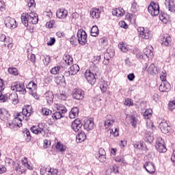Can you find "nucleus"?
I'll return each mask as SVG.
<instances>
[{"mask_svg":"<svg viewBox=\"0 0 175 175\" xmlns=\"http://www.w3.org/2000/svg\"><path fill=\"white\" fill-rule=\"evenodd\" d=\"M21 21L25 27H28L29 24H38L39 16L35 12L23 13L21 15Z\"/></svg>","mask_w":175,"mask_h":175,"instance_id":"nucleus-1","label":"nucleus"},{"mask_svg":"<svg viewBox=\"0 0 175 175\" xmlns=\"http://www.w3.org/2000/svg\"><path fill=\"white\" fill-rule=\"evenodd\" d=\"M27 117L22 112H15L14 113V119L12 121V125L14 126H18V128H21L23 126V121L27 120Z\"/></svg>","mask_w":175,"mask_h":175,"instance_id":"nucleus-2","label":"nucleus"},{"mask_svg":"<svg viewBox=\"0 0 175 175\" xmlns=\"http://www.w3.org/2000/svg\"><path fill=\"white\" fill-rule=\"evenodd\" d=\"M137 33L141 39H145L146 40L150 39V38L152 36L151 34V31H150V29H148L147 27H137Z\"/></svg>","mask_w":175,"mask_h":175,"instance_id":"nucleus-3","label":"nucleus"},{"mask_svg":"<svg viewBox=\"0 0 175 175\" xmlns=\"http://www.w3.org/2000/svg\"><path fill=\"white\" fill-rule=\"evenodd\" d=\"M41 175H57L58 170L51 168L50 165H44L40 168Z\"/></svg>","mask_w":175,"mask_h":175,"instance_id":"nucleus-4","label":"nucleus"},{"mask_svg":"<svg viewBox=\"0 0 175 175\" xmlns=\"http://www.w3.org/2000/svg\"><path fill=\"white\" fill-rule=\"evenodd\" d=\"M159 40L163 47H169L172 44V37L167 33L161 34Z\"/></svg>","mask_w":175,"mask_h":175,"instance_id":"nucleus-5","label":"nucleus"},{"mask_svg":"<svg viewBox=\"0 0 175 175\" xmlns=\"http://www.w3.org/2000/svg\"><path fill=\"white\" fill-rule=\"evenodd\" d=\"M77 38L78 42L81 45L84 46L88 42V36L85 31L83 29H79L77 33Z\"/></svg>","mask_w":175,"mask_h":175,"instance_id":"nucleus-6","label":"nucleus"},{"mask_svg":"<svg viewBox=\"0 0 175 175\" xmlns=\"http://www.w3.org/2000/svg\"><path fill=\"white\" fill-rule=\"evenodd\" d=\"M148 12L152 16H158L159 14V4L154 1H151L148 7Z\"/></svg>","mask_w":175,"mask_h":175,"instance_id":"nucleus-7","label":"nucleus"},{"mask_svg":"<svg viewBox=\"0 0 175 175\" xmlns=\"http://www.w3.org/2000/svg\"><path fill=\"white\" fill-rule=\"evenodd\" d=\"M26 87L29 90L31 95H32L35 99H39V95L36 93L38 90V83H36L35 81H30Z\"/></svg>","mask_w":175,"mask_h":175,"instance_id":"nucleus-8","label":"nucleus"},{"mask_svg":"<svg viewBox=\"0 0 175 175\" xmlns=\"http://www.w3.org/2000/svg\"><path fill=\"white\" fill-rule=\"evenodd\" d=\"M155 148L158 152H166V151H167L166 146L165 145V141L162 137H159L157 139Z\"/></svg>","mask_w":175,"mask_h":175,"instance_id":"nucleus-9","label":"nucleus"},{"mask_svg":"<svg viewBox=\"0 0 175 175\" xmlns=\"http://www.w3.org/2000/svg\"><path fill=\"white\" fill-rule=\"evenodd\" d=\"M96 73H94L91 71V70H86L85 72V79H86L88 83L91 85H94L95 83H96Z\"/></svg>","mask_w":175,"mask_h":175,"instance_id":"nucleus-10","label":"nucleus"},{"mask_svg":"<svg viewBox=\"0 0 175 175\" xmlns=\"http://www.w3.org/2000/svg\"><path fill=\"white\" fill-rule=\"evenodd\" d=\"M12 91H15V92H22V94H25V85L23 82L16 81L12 84L11 85Z\"/></svg>","mask_w":175,"mask_h":175,"instance_id":"nucleus-11","label":"nucleus"},{"mask_svg":"<svg viewBox=\"0 0 175 175\" xmlns=\"http://www.w3.org/2000/svg\"><path fill=\"white\" fill-rule=\"evenodd\" d=\"M45 129L46 127L43 123H40L37 126H33L30 128L31 132L34 133V135H42V133H45Z\"/></svg>","mask_w":175,"mask_h":175,"instance_id":"nucleus-12","label":"nucleus"},{"mask_svg":"<svg viewBox=\"0 0 175 175\" xmlns=\"http://www.w3.org/2000/svg\"><path fill=\"white\" fill-rule=\"evenodd\" d=\"M114 122H116V118L111 115H107L105 117L104 126L106 129H109V128L114 125Z\"/></svg>","mask_w":175,"mask_h":175,"instance_id":"nucleus-13","label":"nucleus"},{"mask_svg":"<svg viewBox=\"0 0 175 175\" xmlns=\"http://www.w3.org/2000/svg\"><path fill=\"white\" fill-rule=\"evenodd\" d=\"M144 168L149 174H154L157 172L155 165L151 161H146L144 165Z\"/></svg>","mask_w":175,"mask_h":175,"instance_id":"nucleus-14","label":"nucleus"},{"mask_svg":"<svg viewBox=\"0 0 175 175\" xmlns=\"http://www.w3.org/2000/svg\"><path fill=\"white\" fill-rule=\"evenodd\" d=\"M72 97L77 100H81L84 98V92L81 89H74Z\"/></svg>","mask_w":175,"mask_h":175,"instance_id":"nucleus-15","label":"nucleus"},{"mask_svg":"<svg viewBox=\"0 0 175 175\" xmlns=\"http://www.w3.org/2000/svg\"><path fill=\"white\" fill-rule=\"evenodd\" d=\"M4 23L7 28H16L17 27L16 19L11 17H7Z\"/></svg>","mask_w":175,"mask_h":175,"instance_id":"nucleus-16","label":"nucleus"},{"mask_svg":"<svg viewBox=\"0 0 175 175\" xmlns=\"http://www.w3.org/2000/svg\"><path fill=\"white\" fill-rule=\"evenodd\" d=\"M159 128L163 133H169L170 132L171 128L167 124V121L166 120H163L160 124H159Z\"/></svg>","mask_w":175,"mask_h":175,"instance_id":"nucleus-17","label":"nucleus"},{"mask_svg":"<svg viewBox=\"0 0 175 175\" xmlns=\"http://www.w3.org/2000/svg\"><path fill=\"white\" fill-rule=\"evenodd\" d=\"M94 126L95 125L93 119L90 118L85 120L83 128L86 131H92V129H94Z\"/></svg>","mask_w":175,"mask_h":175,"instance_id":"nucleus-18","label":"nucleus"},{"mask_svg":"<svg viewBox=\"0 0 175 175\" xmlns=\"http://www.w3.org/2000/svg\"><path fill=\"white\" fill-rule=\"evenodd\" d=\"M81 126H83V124H81V120L79 119H75L71 124V128L75 132H79Z\"/></svg>","mask_w":175,"mask_h":175,"instance_id":"nucleus-19","label":"nucleus"},{"mask_svg":"<svg viewBox=\"0 0 175 175\" xmlns=\"http://www.w3.org/2000/svg\"><path fill=\"white\" fill-rule=\"evenodd\" d=\"M44 97L45 98V100H46V103H48V105H52L53 102H54V94L53 92H46L44 94Z\"/></svg>","mask_w":175,"mask_h":175,"instance_id":"nucleus-20","label":"nucleus"},{"mask_svg":"<svg viewBox=\"0 0 175 175\" xmlns=\"http://www.w3.org/2000/svg\"><path fill=\"white\" fill-rule=\"evenodd\" d=\"M171 85L169 82H163L159 88L161 92H169L170 91Z\"/></svg>","mask_w":175,"mask_h":175,"instance_id":"nucleus-21","label":"nucleus"},{"mask_svg":"<svg viewBox=\"0 0 175 175\" xmlns=\"http://www.w3.org/2000/svg\"><path fill=\"white\" fill-rule=\"evenodd\" d=\"M100 90L103 94H105L107 92V94H110V91H107L109 90V85L107 82L105 81H100L99 83Z\"/></svg>","mask_w":175,"mask_h":175,"instance_id":"nucleus-22","label":"nucleus"},{"mask_svg":"<svg viewBox=\"0 0 175 175\" xmlns=\"http://www.w3.org/2000/svg\"><path fill=\"white\" fill-rule=\"evenodd\" d=\"M56 16L58 18H66L68 16V10L64 8H60L57 11Z\"/></svg>","mask_w":175,"mask_h":175,"instance_id":"nucleus-23","label":"nucleus"},{"mask_svg":"<svg viewBox=\"0 0 175 175\" xmlns=\"http://www.w3.org/2000/svg\"><path fill=\"white\" fill-rule=\"evenodd\" d=\"M90 16L94 20H98L100 17V10L99 8H92L90 10Z\"/></svg>","mask_w":175,"mask_h":175,"instance_id":"nucleus-24","label":"nucleus"},{"mask_svg":"<svg viewBox=\"0 0 175 175\" xmlns=\"http://www.w3.org/2000/svg\"><path fill=\"white\" fill-rule=\"evenodd\" d=\"M112 14L117 17H122L125 14V10L122 8H114L112 11Z\"/></svg>","mask_w":175,"mask_h":175,"instance_id":"nucleus-25","label":"nucleus"},{"mask_svg":"<svg viewBox=\"0 0 175 175\" xmlns=\"http://www.w3.org/2000/svg\"><path fill=\"white\" fill-rule=\"evenodd\" d=\"M9 111L5 109L1 108L0 109V118L3 121H8L9 120Z\"/></svg>","mask_w":175,"mask_h":175,"instance_id":"nucleus-26","label":"nucleus"},{"mask_svg":"<svg viewBox=\"0 0 175 175\" xmlns=\"http://www.w3.org/2000/svg\"><path fill=\"white\" fill-rule=\"evenodd\" d=\"M146 70L148 75H151L152 76H155L158 73V68L154 64H151Z\"/></svg>","mask_w":175,"mask_h":175,"instance_id":"nucleus-27","label":"nucleus"},{"mask_svg":"<svg viewBox=\"0 0 175 175\" xmlns=\"http://www.w3.org/2000/svg\"><path fill=\"white\" fill-rule=\"evenodd\" d=\"M22 111L23 112V114H25L27 118L28 117H31V115L32 114V106L31 105H26L25 106Z\"/></svg>","mask_w":175,"mask_h":175,"instance_id":"nucleus-28","label":"nucleus"},{"mask_svg":"<svg viewBox=\"0 0 175 175\" xmlns=\"http://www.w3.org/2000/svg\"><path fill=\"white\" fill-rule=\"evenodd\" d=\"M54 107L56 109V110H57V111L62 113V114H65L66 111H68L66 107L62 104H55Z\"/></svg>","mask_w":175,"mask_h":175,"instance_id":"nucleus-29","label":"nucleus"},{"mask_svg":"<svg viewBox=\"0 0 175 175\" xmlns=\"http://www.w3.org/2000/svg\"><path fill=\"white\" fill-rule=\"evenodd\" d=\"M87 139V135H85V133L81 132L78 133V135L76 137V142L77 143H83Z\"/></svg>","mask_w":175,"mask_h":175,"instance_id":"nucleus-30","label":"nucleus"},{"mask_svg":"<svg viewBox=\"0 0 175 175\" xmlns=\"http://www.w3.org/2000/svg\"><path fill=\"white\" fill-rule=\"evenodd\" d=\"M79 116V108L73 107L71 109V111L69 113V118L71 120L76 118Z\"/></svg>","mask_w":175,"mask_h":175,"instance_id":"nucleus-31","label":"nucleus"},{"mask_svg":"<svg viewBox=\"0 0 175 175\" xmlns=\"http://www.w3.org/2000/svg\"><path fill=\"white\" fill-rule=\"evenodd\" d=\"M80 70V67L77 64H73L70 67V70L68 71L69 75H76L77 72Z\"/></svg>","mask_w":175,"mask_h":175,"instance_id":"nucleus-32","label":"nucleus"},{"mask_svg":"<svg viewBox=\"0 0 175 175\" xmlns=\"http://www.w3.org/2000/svg\"><path fill=\"white\" fill-rule=\"evenodd\" d=\"M152 50H153L152 46H148L144 50V53L148 58H150L154 56V53Z\"/></svg>","mask_w":175,"mask_h":175,"instance_id":"nucleus-33","label":"nucleus"},{"mask_svg":"<svg viewBox=\"0 0 175 175\" xmlns=\"http://www.w3.org/2000/svg\"><path fill=\"white\" fill-rule=\"evenodd\" d=\"M4 46H7L10 50V49H13V39L7 37L5 40H4Z\"/></svg>","mask_w":175,"mask_h":175,"instance_id":"nucleus-34","label":"nucleus"},{"mask_svg":"<svg viewBox=\"0 0 175 175\" xmlns=\"http://www.w3.org/2000/svg\"><path fill=\"white\" fill-rule=\"evenodd\" d=\"M9 99L12 102L13 105H17L18 103V96L16 93L10 94Z\"/></svg>","mask_w":175,"mask_h":175,"instance_id":"nucleus-35","label":"nucleus"},{"mask_svg":"<svg viewBox=\"0 0 175 175\" xmlns=\"http://www.w3.org/2000/svg\"><path fill=\"white\" fill-rule=\"evenodd\" d=\"M114 161L115 162H118V163H120L122 166H125V165H126V161H125L124 156H117L115 157Z\"/></svg>","mask_w":175,"mask_h":175,"instance_id":"nucleus-36","label":"nucleus"},{"mask_svg":"<svg viewBox=\"0 0 175 175\" xmlns=\"http://www.w3.org/2000/svg\"><path fill=\"white\" fill-rule=\"evenodd\" d=\"M55 83L57 85H62L64 83H65V77H64V75L56 77L55 78Z\"/></svg>","mask_w":175,"mask_h":175,"instance_id":"nucleus-37","label":"nucleus"},{"mask_svg":"<svg viewBox=\"0 0 175 175\" xmlns=\"http://www.w3.org/2000/svg\"><path fill=\"white\" fill-rule=\"evenodd\" d=\"M21 163L23 166H24L25 167H27V169H28L29 170H32V169H33L32 166H31L28 163V158L27 157L22 158Z\"/></svg>","mask_w":175,"mask_h":175,"instance_id":"nucleus-38","label":"nucleus"},{"mask_svg":"<svg viewBox=\"0 0 175 175\" xmlns=\"http://www.w3.org/2000/svg\"><path fill=\"white\" fill-rule=\"evenodd\" d=\"M152 117V109H147L144 113V118L145 120H150Z\"/></svg>","mask_w":175,"mask_h":175,"instance_id":"nucleus-39","label":"nucleus"},{"mask_svg":"<svg viewBox=\"0 0 175 175\" xmlns=\"http://www.w3.org/2000/svg\"><path fill=\"white\" fill-rule=\"evenodd\" d=\"M55 148L60 152H64V151L66 150V146L64 145L60 142H58L55 146Z\"/></svg>","mask_w":175,"mask_h":175,"instance_id":"nucleus-40","label":"nucleus"},{"mask_svg":"<svg viewBox=\"0 0 175 175\" xmlns=\"http://www.w3.org/2000/svg\"><path fill=\"white\" fill-rule=\"evenodd\" d=\"M159 20L162 21V23H163L164 24H167L169 21V16H167V14L165 13H161L159 14Z\"/></svg>","mask_w":175,"mask_h":175,"instance_id":"nucleus-41","label":"nucleus"},{"mask_svg":"<svg viewBox=\"0 0 175 175\" xmlns=\"http://www.w3.org/2000/svg\"><path fill=\"white\" fill-rule=\"evenodd\" d=\"M168 10L175 13V0L168 1Z\"/></svg>","mask_w":175,"mask_h":175,"instance_id":"nucleus-42","label":"nucleus"},{"mask_svg":"<svg viewBox=\"0 0 175 175\" xmlns=\"http://www.w3.org/2000/svg\"><path fill=\"white\" fill-rule=\"evenodd\" d=\"M27 167H24V165H18V167H16V172L18 174H23V173H25L27 172Z\"/></svg>","mask_w":175,"mask_h":175,"instance_id":"nucleus-43","label":"nucleus"},{"mask_svg":"<svg viewBox=\"0 0 175 175\" xmlns=\"http://www.w3.org/2000/svg\"><path fill=\"white\" fill-rule=\"evenodd\" d=\"M64 60L67 65H72L73 64V57L70 55H66L64 57Z\"/></svg>","mask_w":175,"mask_h":175,"instance_id":"nucleus-44","label":"nucleus"},{"mask_svg":"<svg viewBox=\"0 0 175 175\" xmlns=\"http://www.w3.org/2000/svg\"><path fill=\"white\" fill-rule=\"evenodd\" d=\"M90 34L91 36H94V38L99 35V29L97 26H93L92 27Z\"/></svg>","mask_w":175,"mask_h":175,"instance_id":"nucleus-45","label":"nucleus"},{"mask_svg":"<svg viewBox=\"0 0 175 175\" xmlns=\"http://www.w3.org/2000/svg\"><path fill=\"white\" fill-rule=\"evenodd\" d=\"M23 133L26 142L27 143L31 142V132H29L28 129H26L23 131Z\"/></svg>","mask_w":175,"mask_h":175,"instance_id":"nucleus-46","label":"nucleus"},{"mask_svg":"<svg viewBox=\"0 0 175 175\" xmlns=\"http://www.w3.org/2000/svg\"><path fill=\"white\" fill-rule=\"evenodd\" d=\"M118 49L122 51V53H126V51H128V47L126 46V44L123 42L118 44Z\"/></svg>","mask_w":175,"mask_h":175,"instance_id":"nucleus-47","label":"nucleus"},{"mask_svg":"<svg viewBox=\"0 0 175 175\" xmlns=\"http://www.w3.org/2000/svg\"><path fill=\"white\" fill-rule=\"evenodd\" d=\"M59 100H66L68 99V94L66 92H62L57 95Z\"/></svg>","mask_w":175,"mask_h":175,"instance_id":"nucleus-48","label":"nucleus"},{"mask_svg":"<svg viewBox=\"0 0 175 175\" xmlns=\"http://www.w3.org/2000/svg\"><path fill=\"white\" fill-rule=\"evenodd\" d=\"M8 73L13 75V76H18V70L16 68L10 67L8 68Z\"/></svg>","mask_w":175,"mask_h":175,"instance_id":"nucleus-49","label":"nucleus"},{"mask_svg":"<svg viewBox=\"0 0 175 175\" xmlns=\"http://www.w3.org/2000/svg\"><path fill=\"white\" fill-rule=\"evenodd\" d=\"M99 43L101 46H103V47H106L109 44V41L107 40V38L103 37L99 39Z\"/></svg>","mask_w":175,"mask_h":175,"instance_id":"nucleus-50","label":"nucleus"},{"mask_svg":"<svg viewBox=\"0 0 175 175\" xmlns=\"http://www.w3.org/2000/svg\"><path fill=\"white\" fill-rule=\"evenodd\" d=\"M124 105H125V106H128L129 107H131V106H134L135 103H133V100H132V98H125Z\"/></svg>","mask_w":175,"mask_h":175,"instance_id":"nucleus-51","label":"nucleus"},{"mask_svg":"<svg viewBox=\"0 0 175 175\" xmlns=\"http://www.w3.org/2000/svg\"><path fill=\"white\" fill-rule=\"evenodd\" d=\"M53 118L55 120H61L64 117V113L59 112L58 111L53 114Z\"/></svg>","mask_w":175,"mask_h":175,"instance_id":"nucleus-52","label":"nucleus"},{"mask_svg":"<svg viewBox=\"0 0 175 175\" xmlns=\"http://www.w3.org/2000/svg\"><path fill=\"white\" fill-rule=\"evenodd\" d=\"M110 133H111V137L113 136V137H117V136L120 135V130L116 128L113 129H109Z\"/></svg>","mask_w":175,"mask_h":175,"instance_id":"nucleus-53","label":"nucleus"},{"mask_svg":"<svg viewBox=\"0 0 175 175\" xmlns=\"http://www.w3.org/2000/svg\"><path fill=\"white\" fill-rule=\"evenodd\" d=\"M60 70H61V66H57L51 69V75H58Z\"/></svg>","mask_w":175,"mask_h":175,"instance_id":"nucleus-54","label":"nucleus"},{"mask_svg":"<svg viewBox=\"0 0 175 175\" xmlns=\"http://www.w3.org/2000/svg\"><path fill=\"white\" fill-rule=\"evenodd\" d=\"M130 122L132 126H133V128H136V124H137V121L136 120V117H135L134 116H130Z\"/></svg>","mask_w":175,"mask_h":175,"instance_id":"nucleus-55","label":"nucleus"},{"mask_svg":"<svg viewBox=\"0 0 175 175\" xmlns=\"http://www.w3.org/2000/svg\"><path fill=\"white\" fill-rule=\"evenodd\" d=\"M51 146V140H49L47 139H44L43 148H49Z\"/></svg>","mask_w":175,"mask_h":175,"instance_id":"nucleus-56","label":"nucleus"},{"mask_svg":"<svg viewBox=\"0 0 175 175\" xmlns=\"http://www.w3.org/2000/svg\"><path fill=\"white\" fill-rule=\"evenodd\" d=\"M55 25V21L52 20L46 23V28H49V29L53 28Z\"/></svg>","mask_w":175,"mask_h":175,"instance_id":"nucleus-57","label":"nucleus"},{"mask_svg":"<svg viewBox=\"0 0 175 175\" xmlns=\"http://www.w3.org/2000/svg\"><path fill=\"white\" fill-rule=\"evenodd\" d=\"M167 74H166V71H163L161 72V75H160V80L162 81V83H165L167 82L166 81V77H167Z\"/></svg>","mask_w":175,"mask_h":175,"instance_id":"nucleus-58","label":"nucleus"},{"mask_svg":"<svg viewBox=\"0 0 175 175\" xmlns=\"http://www.w3.org/2000/svg\"><path fill=\"white\" fill-rule=\"evenodd\" d=\"M144 147V144L143 142H137L134 144V148H138V150H142Z\"/></svg>","mask_w":175,"mask_h":175,"instance_id":"nucleus-59","label":"nucleus"},{"mask_svg":"<svg viewBox=\"0 0 175 175\" xmlns=\"http://www.w3.org/2000/svg\"><path fill=\"white\" fill-rule=\"evenodd\" d=\"M42 113L44 116H50V114H51V111L46 107H44L42 109Z\"/></svg>","mask_w":175,"mask_h":175,"instance_id":"nucleus-60","label":"nucleus"},{"mask_svg":"<svg viewBox=\"0 0 175 175\" xmlns=\"http://www.w3.org/2000/svg\"><path fill=\"white\" fill-rule=\"evenodd\" d=\"M119 25L121 27V28H124V29H128L129 26L124 21H121L119 22Z\"/></svg>","mask_w":175,"mask_h":175,"instance_id":"nucleus-61","label":"nucleus"},{"mask_svg":"<svg viewBox=\"0 0 175 175\" xmlns=\"http://www.w3.org/2000/svg\"><path fill=\"white\" fill-rule=\"evenodd\" d=\"M168 109H169V110H171V111L174 110V109H175V101L174 100L169 102Z\"/></svg>","mask_w":175,"mask_h":175,"instance_id":"nucleus-62","label":"nucleus"},{"mask_svg":"<svg viewBox=\"0 0 175 175\" xmlns=\"http://www.w3.org/2000/svg\"><path fill=\"white\" fill-rule=\"evenodd\" d=\"M27 5L29 8H35L36 3H35V0H28Z\"/></svg>","mask_w":175,"mask_h":175,"instance_id":"nucleus-63","label":"nucleus"},{"mask_svg":"<svg viewBox=\"0 0 175 175\" xmlns=\"http://www.w3.org/2000/svg\"><path fill=\"white\" fill-rule=\"evenodd\" d=\"M98 160L99 162L105 163L106 161V154H102L100 156H98Z\"/></svg>","mask_w":175,"mask_h":175,"instance_id":"nucleus-64","label":"nucleus"}]
</instances>
